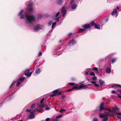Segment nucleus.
<instances>
[{
  "mask_svg": "<svg viewBox=\"0 0 121 121\" xmlns=\"http://www.w3.org/2000/svg\"><path fill=\"white\" fill-rule=\"evenodd\" d=\"M93 121H98V118H95L93 119Z\"/></svg>",
  "mask_w": 121,
  "mask_h": 121,
  "instance_id": "46",
  "label": "nucleus"
},
{
  "mask_svg": "<svg viewBox=\"0 0 121 121\" xmlns=\"http://www.w3.org/2000/svg\"><path fill=\"white\" fill-rule=\"evenodd\" d=\"M65 9V6H63L62 8L61 11L62 13V15L63 17L65 16L66 13V10Z\"/></svg>",
  "mask_w": 121,
  "mask_h": 121,
  "instance_id": "5",
  "label": "nucleus"
},
{
  "mask_svg": "<svg viewBox=\"0 0 121 121\" xmlns=\"http://www.w3.org/2000/svg\"><path fill=\"white\" fill-rule=\"evenodd\" d=\"M21 84V83L20 82L17 81L16 85V86L17 87L18 86Z\"/></svg>",
  "mask_w": 121,
  "mask_h": 121,
  "instance_id": "25",
  "label": "nucleus"
},
{
  "mask_svg": "<svg viewBox=\"0 0 121 121\" xmlns=\"http://www.w3.org/2000/svg\"><path fill=\"white\" fill-rule=\"evenodd\" d=\"M93 69L96 71H98V68L96 67H94L93 68Z\"/></svg>",
  "mask_w": 121,
  "mask_h": 121,
  "instance_id": "45",
  "label": "nucleus"
},
{
  "mask_svg": "<svg viewBox=\"0 0 121 121\" xmlns=\"http://www.w3.org/2000/svg\"><path fill=\"white\" fill-rule=\"evenodd\" d=\"M94 85L96 87H98L99 86V85L98 84H96V83Z\"/></svg>",
  "mask_w": 121,
  "mask_h": 121,
  "instance_id": "56",
  "label": "nucleus"
},
{
  "mask_svg": "<svg viewBox=\"0 0 121 121\" xmlns=\"http://www.w3.org/2000/svg\"><path fill=\"white\" fill-rule=\"evenodd\" d=\"M61 94V92H59L58 93H54L51 95H50V97H53L55 96L59 95Z\"/></svg>",
  "mask_w": 121,
  "mask_h": 121,
  "instance_id": "8",
  "label": "nucleus"
},
{
  "mask_svg": "<svg viewBox=\"0 0 121 121\" xmlns=\"http://www.w3.org/2000/svg\"><path fill=\"white\" fill-rule=\"evenodd\" d=\"M77 5L76 4H73L71 8L72 9H74L76 7Z\"/></svg>",
  "mask_w": 121,
  "mask_h": 121,
  "instance_id": "23",
  "label": "nucleus"
},
{
  "mask_svg": "<svg viewBox=\"0 0 121 121\" xmlns=\"http://www.w3.org/2000/svg\"><path fill=\"white\" fill-rule=\"evenodd\" d=\"M25 78H21L18 79L20 81H22L25 80Z\"/></svg>",
  "mask_w": 121,
  "mask_h": 121,
  "instance_id": "27",
  "label": "nucleus"
},
{
  "mask_svg": "<svg viewBox=\"0 0 121 121\" xmlns=\"http://www.w3.org/2000/svg\"><path fill=\"white\" fill-rule=\"evenodd\" d=\"M59 92H58V91L57 90H56L53 91V93H58Z\"/></svg>",
  "mask_w": 121,
  "mask_h": 121,
  "instance_id": "38",
  "label": "nucleus"
},
{
  "mask_svg": "<svg viewBox=\"0 0 121 121\" xmlns=\"http://www.w3.org/2000/svg\"><path fill=\"white\" fill-rule=\"evenodd\" d=\"M65 95H63L61 96V99H63V100L64 98H65Z\"/></svg>",
  "mask_w": 121,
  "mask_h": 121,
  "instance_id": "57",
  "label": "nucleus"
},
{
  "mask_svg": "<svg viewBox=\"0 0 121 121\" xmlns=\"http://www.w3.org/2000/svg\"><path fill=\"white\" fill-rule=\"evenodd\" d=\"M115 114L117 115H118L121 116V113L119 112H116L115 113Z\"/></svg>",
  "mask_w": 121,
  "mask_h": 121,
  "instance_id": "51",
  "label": "nucleus"
},
{
  "mask_svg": "<svg viewBox=\"0 0 121 121\" xmlns=\"http://www.w3.org/2000/svg\"><path fill=\"white\" fill-rule=\"evenodd\" d=\"M56 20L57 22H59V18H57L56 19Z\"/></svg>",
  "mask_w": 121,
  "mask_h": 121,
  "instance_id": "62",
  "label": "nucleus"
},
{
  "mask_svg": "<svg viewBox=\"0 0 121 121\" xmlns=\"http://www.w3.org/2000/svg\"><path fill=\"white\" fill-rule=\"evenodd\" d=\"M23 12V10H21L20 11V12L19 15H22V13Z\"/></svg>",
  "mask_w": 121,
  "mask_h": 121,
  "instance_id": "39",
  "label": "nucleus"
},
{
  "mask_svg": "<svg viewBox=\"0 0 121 121\" xmlns=\"http://www.w3.org/2000/svg\"><path fill=\"white\" fill-rule=\"evenodd\" d=\"M20 18L21 19H23L24 18V15H20Z\"/></svg>",
  "mask_w": 121,
  "mask_h": 121,
  "instance_id": "43",
  "label": "nucleus"
},
{
  "mask_svg": "<svg viewBox=\"0 0 121 121\" xmlns=\"http://www.w3.org/2000/svg\"><path fill=\"white\" fill-rule=\"evenodd\" d=\"M99 116L101 118H103L105 117L104 113L100 114Z\"/></svg>",
  "mask_w": 121,
  "mask_h": 121,
  "instance_id": "20",
  "label": "nucleus"
},
{
  "mask_svg": "<svg viewBox=\"0 0 121 121\" xmlns=\"http://www.w3.org/2000/svg\"><path fill=\"white\" fill-rule=\"evenodd\" d=\"M114 108H115V110L116 111L117 110L119 109V108L117 107H115Z\"/></svg>",
  "mask_w": 121,
  "mask_h": 121,
  "instance_id": "61",
  "label": "nucleus"
},
{
  "mask_svg": "<svg viewBox=\"0 0 121 121\" xmlns=\"http://www.w3.org/2000/svg\"><path fill=\"white\" fill-rule=\"evenodd\" d=\"M32 72H32L28 73H25L24 74L25 75L27 76V77H28L31 76Z\"/></svg>",
  "mask_w": 121,
  "mask_h": 121,
  "instance_id": "13",
  "label": "nucleus"
},
{
  "mask_svg": "<svg viewBox=\"0 0 121 121\" xmlns=\"http://www.w3.org/2000/svg\"><path fill=\"white\" fill-rule=\"evenodd\" d=\"M91 83L93 84H95L96 83L94 81H91Z\"/></svg>",
  "mask_w": 121,
  "mask_h": 121,
  "instance_id": "63",
  "label": "nucleus"
},
{
  "mask_svg": "<svg viewBox=\"0 0 121 121\" xmlns=\"http://www.w3.org/2000/svg\"><path fill=\"white\" fill-rule=\"evenodd\" d=\"M42 53L41 52H39V53L38 55V56H41L42 55Z\"/></svg>",
  "mask_w": 121,
  "mask_h": 121,
  "instance_id": "49",
  "label": "nucleus"
},
{
  "mask_svg": "<svg viewBox=\"0 0 121 121\" xmlns=\"http://www.w3.org/2000/svg\"><path fill=\"white\" fill-rule=\"evenodd\" d=\"M82 27L84 28L85 29V30L86 29H87L90 28L91 26L90 24H85L82 26Z\"/></svg>",
  "mask_w": 121,
  "mask_h": 121,
  "instance_id": "3",
  "label": "nucleus"
},
{
  "mask_svg": "<svg viewBox=\"0 0 121 121\" xmlns=\"http://www.w3.org/2000/svg\"><path fill=\"white\" fill-rule=\"evenodd\" d=\"M118 97L121 99V96L119 95V94H118L117 95Z\"/></svg>",
  "mask_w": 121,
  "mask_h": 121,
  "instance_id": "60",
  "label": "nucleus"
},
{
  "mask_svg": "<svg viewBox=\"0 0 121 121\" xmlns=\"http://www.w3.org/2000/svg\"><path fill=\"white\" fill-rule=\"evenodd\" d=\"M52 21H50L48 23V25L49 26H50L52 23Z\"/></svg>",
  "mask_w": 121,
  "mask_h": 121,
  "instance_id": "44",
  "label": "nucleus"
},
{
  "mask_svg": "<svg viewBox=\"0 0 121 121\" xmlns=\"http://www.w3.org/2000/svg\"><path fill=\"white\" fill-rule=\"evenodd\" d=\"M42 110H43V109H42L40 108H39V109H38L37 108V111H38L39 112H42Z\"/></svg>",
  "mask_w": 121,
  "mask_h": 121,
  "instance_id": "35",
  "label": "nucleus"
},
{
  "mask_svg": "<svg viewBox=\"0 0 121 121\" xmlns=\"http://www.w3.org/2000/svg\"><path fill=\"white\" fill-rule=\"evenodd\" d=\"M99 108H97V110L99 111H101L102 110H104V103L103 102L99 106Z\"/></svg>",
  "mask_w": 121,
  "mask_h": 121,
  "instance_id": "4",
  "label": "nucleus"
},
{
  "mask_svg": "<svg viewBox=\"0 0 121 121\" xmlns=\"http://www.w3.org/2000/svg\"><path fill=\"white\" fill-rule=\"evenodd\" d=\"M96 23H95L94 22V21H92L90 23V25L91 26H95V24H96Z\"/></svg>",
  "mask_w": 121,
  "mask_h": 121,
  "instance_id": "18",
  "label": "nucleus"
},
{
  "mask_svg": "<svg viewBox=\"0 0 121 121\" xmlns=\"http://www.w3.org/2000/svg\"><path fill=\"white\" fill-rule=\"evenodd\" d=\"M34 113L30 112V114L29 115V118L30 119H32L34 118Z\"/></svg>",
  "mask_w": 121,
  "mask_h": 121,
  "instance_id": "10",
  "label": "nucleus"
},
{
  "mask_svg": "<svg viewBox=\"0 0 121 121\" xmlns=\"http://www.w3.org/2000/svg\"><path fill=\"white\" fill-rule=\"evenodd\" d=\"M25 15L29 23H30L32 22H33L35 20V18L33 16L28 15L26 13H25Z\"/></svg>",
  "mask_w": 121,
  "mask_h": 121,
  "instance_id": "1",
  "label": "nucleus"
},
{
  "mask_svg": "<svg viewBox=\"0 0 121 121\" xmlns=\"http://www.w3.org/2000/svg\"><path fill=\"white\" fill-rule=\"evenodd\" d=\"M58 121V119H56V118L53 121Z\"/></svg>",
  "mask_w": 121,
  "mask_h": 121,
  "instance_id": "64",
  "label": "nucleus"
},
{
  "mask_svg": "<svg viewBox=\"0 0 121 121\" xmlns=\"http://www.w3.org/2000/svg\"><path fill=\"white\" fill-rule=\"evenodd\" d=\"M111 87H116L117 88L119 87L121 88V85L117 84H112Z\"/></svg>",
  "mask_w": 121,
  "mask_h": 121,
  "instance_id": "7",
  "label": "nucleus"
},
{
  "mask_svg": "<svg viewBox=\"0 0 121 121\" xmlns=\"http://www.w3.org/2000/svg\"><path fill=\"white\" fill-rule=\"evenodd\" d=\"M88 88L87 86L83 84H81L80 85H77L74 86L72 88V89H76L79 90L81 88L86 89Z\"/></svg>",
  "mask_w": 121,
  "mask_h": 121,
  "instance_id": "2",
  "label": "nucleus"
},
{
  "mask_svg": "<svg viewBox=\"0 0 121 121\" xmlns=\"http://www.w3.org/2000/svg\"><path fill=\"white\" fill-rule=\"evenodd\" d=\"M85 31V29H82L81 28H80L78 30V32H80L82 31L83 32V31Z\"/></svg>",
  "mask_w": 121,
  "mask_h": 121,
  "instance_id": "26",
  "label": "nucleus"
},
{
  "mask_svg": "<svg viewBox=\"0 0 121 121\" xmlns=\"http://www.w3.org/2000/svg\"><path fill=\"white\" fill-rule=\"evenodd\" d=\"M37 108H35V110H33L32 111V112H31V113H34V112H35L37 111Z\"/></svg>",
  "mask_w": 121,
  "mask_h": 121,
  "instance_id": "36",
  "label": "nucleus"
},
{
  "mask_svg": "<svg viewBox=\"0 0 121 121\" xmlns=\"http://www.w3.org/2000/svg\"><path fill=\"white\" fill-rule=\"evenodd\" d=\"M42 26L40 24H38L35 26L34 30L36 31L42 29Z\"/></svg>",
  "mask_w": 121,
  "mask_h": 121,
  "instance_id": "6",
  "label": "nucleus"
},
{
  "mask_svg": "<svg viewBox=\"0 0 121 121\" xmlns=\"http://www.w3.org/2000/svg\"><path fill=\"white\" fill-rule=\"evenodd\" d=\"M90 74L91 76H94L95 75V73L93 72H92L90 73Z\"/></svg>",
  "mask_w": 121,
  "mask_h": 121,
  "instance_id": "40",
  "label": "nucleus"
},
{
  "mask_svg": "<svg viewBox=\"0 0 121 121\" xmlns=\"http://www.w3.org/2000/svg\"><path fill=\"white\" fill-rule=\"evenodd\" d=\"M99 81L100 84L101 85H103L104 83V82L101 79L99 80Z\"/></svg>",
  "mask_w": 121,
  "mask_h": 121,
  "instance_id": "17",
  "label": "nucleus"
},
{
  "mask_svg": "<svg viewBox=\"0 0 121 121\" xmlns=\"http://www.w3.org/2000/svg\"><path fill=\"white\" fill-rule=\"evenodd\" d=\"M72 35V33H69L68 35V36H70L71 35Z\"/></svg>",
  "mask_w": 121,
  "mask_h": 121,
  "instance_id": "59",
  "label": "nucleus"
},
{
  "mask_svg": "<svg viewBox=\"0 0 121 121\" xmlns=\"http://www.w3.org/2000/svg\"><path fill=\"white\" fill-rule=\"evenodd\" d=\"M38 107L39 108H42L44 107L43 105L42 104L39 105Z\"/></svg>",
  "mask_w": 121,
  "mask_h": 121,
  "instance_id": "41",
  "label": "nucleus"
},
{
  "mask_svg": "<svg viewBox=\"0 0 121 121\" xmlns=\"http://www.w3.org/2000/svg\"><path fill=\"white\" fill-rule=\"evenodd\" d=\"M44 99L43 98L41 100L40 102V104H42V103L43 101L44 100Z\"/></svg>",
  "mask_w": 121,
  "mask_h": 121,
  "instance_id": "50",
  "label": "nucleus"
},
{
  "mask_svg": "<svg viewBox=\"0 0 121 121\" xmlns=\"http://www.w3.org/2000/svg\"><path fill=\"white\" fill-rule=\"evenodd\" d=\"M117 59L116 58H113L111 59V62L112 63H113L116 60H117Z\"/></svg>",
  "mask_w": 121,
  "mask_h": 121,
  "instance_id": "21",
  "label": "nucleus"
},
{
  "mask_svg": "<svg viewBox=\"0 0 121 121\" xmlns=\"http://www.w3.org/2000/svg\"><path fill=\"white\" fill-rule=\"evenodd\" d=\"M29 69H28L27 70H26L25 71H24V73H29Z\"/></svg>",
  "mask_w": 121,
  "mask_h": 121,
  "instance_id": "37",
  "label": "nucleus"
},
{
  "mask_svg": "<svg viewBox=\"0 0 121 121\" xmlns=\"http://www.w3.org/2000/svg\"><path fill=\"white\" fill-rule=\"evenodd\" d=\"M104 110L105 111L106 110H108L110 112V111H111V110L110 109L106 107L104 108Z\"/></svg>",
  "mask_w": 121,
  "mask_h": 121,
  "instance_id": "29",
  "label": "nucleus"
},
{
  "mask_svg": "<svg viewBox=\"0 0 121 121\" xmlns=\"http://www.w3.org/2000/svg\"><path fill=\"white\" fill-rule=\"evenodd\" d=\"M50 120L49 118H47L45 120V121H49Z\"/></svg>",
  "mask_w": 121,
  "mask_h": 121,
  "instance_id": "58",
  "label": "nucleus"
},
{
  "mask_svg": "<svg viewBox=\"0 0 121 121\" xmlns=\"http://www.w3.org/2000/svg\"><path fill=\"white\" fill-rule=\"evenodd\" d=\"M108 117H104V119H103V121H107Z\"/></svg>",
  "mask_w": 121,
  "mask_h": 121,
  "instance_id": "32",
  "label": "nucleus"
},
{
  "mask_svg": "<svg viewBox=\"0 0 121 121\" xmlns=\"http://www.w3.org/2000/svg\"><path fill=\"white\" fill-rule=\"evenodd\" d=\"M35 104H32L31 106V108H35Z\"/></svg>",
  "mask_w": 121,
  "mask_h": 121,
  "instance_id": "33",
  "label": "nucleus"
},
{
  "mask_svg": "<svg viewBox=\"0 0 121 121\" xmlns=\"http://www.w3.org/2000/svg\"><path fill=\"white\" fill-rule=\"evenodd\" d=\"M31 110L29 109H27L26 110V111L27 112H29L31 111Z\"/></svg>",
  "mask_w": 121,
  "mask_h": 121,
  "instance_id": "52",
  "label": "nucleus"
},
{
  "mask_svg": "<svg viewBox=\"0 0 121 121\" xmlns=\"http://www.w3.org/2000/svg\"><path fill=\"white\" fill-rule=\"evenodd\" d=\"M76 43L75 40L74 39H72L69 42V44L72 45H73Z\"/></svg>",
  "mask_w": 121,
  "mask_h": 121,
  "instance_id": "9",
  "label": "nucleus"
},
{
  "mask_svg": "<svg viewBox=\"0 0 121 121\" xmlns=\"http://www.w3.org/2000/svg\"><path fill=\"white\" fill-rule=\"evenodd\" d=\"M104 114L105 117H108L109 116L111 115L110 113H108V112H104Z\"/></svg>",
  "mask_w": 121,
  "mask_h": 121,
  "instance_id": "14",
  "label": "nucleus"
},
{
  "mask_svg": "<svg viewBox=\"0 0 121 121\" xmlns=\"http://www.w3.org/2000/svg\"><path fill=\"white\" fill-rule=\"evenodd\" d=\"M111 111H110V112H112L113 113H115L116 112V110L114 108H113L112 110H111Z\"/></svg>",
  "mask_w": 121,
  "mask_h": 121,
  "instance_id": "28",
  "label": "nucleus"
},
{
  "mask_svg": "<svg viewBox=\"0 0 121 121\" xmlns=\"http://www.w3.org/2000/svg\"><path fill=\"white\" fill-rule=\"evenodd\" d=\"M27 9L28 11L30 12L32 11L33 10V8L31 5H28Z\"/></svg>",
  "mask_w": 121,
  "mask_h": 121,
  "instance_id": "11",
  "label": "nucleus"
},
{
  "mask_svg": "<svg viewBox=\"0 0 121 121\" xmlns=\"http://www.w3.org/2000/svg\"><path fill=\"white\" fill-rule=\"evenodd\" d=\"M117 9H115V10H113L111 13V15H113L114 14V13H115L116 14H117Z\"/></svg>",
  "mask_w": 121,
  "mask_h": 121,
  "instance_id": "19",
  "label": "nucleus"
},
{
  "mask_svg": "<svg viewBox=\"0 0 121 121\" xmlns=\"http://www.w3.org/2000/svg\"><path fill=\"white\" fill-rule=\"evenodd\" d=\"M95 28H96L98 29H100V26L99 25L97 24L96 23V24H95Z\"/></svg>",
  "mask_w": 121,
  "mask_h": 121,
  "instance_id": "15",
  "label": "nucleus"
},
{
  "mask_svg": "<svg viewBox=\"0 0 121 121\" xmlns=\"http://www.w3.org/2000/svg\"><path fill=\"white\" fill-rule=\"evenodd\" d=\"M16 82V81H14L12 83V84L10 86V88H11L13 86V85L14 86V84H15V83Z\"/></svg>",
  "mask_w": 121,
  "mask_h": 121,
  "instance_id": "30",
  "label": "nucleus"
},
{
  "mask_svg": "<svg viewBox=\"0 0 121 121\" xmlns=\"http://www.w3.org/2000/svg\"><path fill=\"white\" fill-rule=\"evenodd\" d=\"M59 12H57V13H56V17H57L58 16V15H59Z\"/></svg>",
  "mask_w": 121,
  "mask_h": 121,
  "instance_id": "54",
  "label": "nucleus"
},
{
  "mask_svg": "<svg viewBox=\"0 0 121 121\" xmlns=\"http://www.w3.org/2000/svg\"><path fill=\"white\" fill-rule=\"evenodd\" d=\"M111 70L110 68H107L106 70V72L107 73H111Z\"/></svg>",
  "mask_w": 121,
  "mask_h": 121,
  "instance_id": "16",
  "label": "nucleus"
},
{
  "mask_svg": "<svg viewBox=\"0 0 121 121\" xmlns=\"http://www.w3.org/2000/svg\"><path fill=\"white\" fill-rule=\"evenodd\" d=\"M40 72V70L39 68L37 69L35 71L36 73H39Z\"/></svg>",
  "mask_w": 121,
  "mask_h": 121,
  "instance_id": "22",
  "label": "nucleus"
},
{
  "mask_svg": "<svg viewBox=\"0 0 121 121\" xmlns=\"http://www.w3.org/2000/svg\"><path fill=\"white\" fill-rule=\"evenodd\" d=\"M111 93L113 94H115L116 93V91L115 90H113L112 91Z\"/></svg>",
  "mask_w": 121,
  "mask_h": 121,
  "instance_id": "55",
  "label": "nucleus"
},
{
  "mask_svg": "<svg viewBox=\"0 0 121 121\" xmlns=\"http://www.w3.org/2000/svg\"><path fill=\"white\" fill-rule=\"evenodd\" d=\"M63 1V0H57V1L56 2L57 4L59 5H61Z\"/></svg>",
  "mask_w": 121,
  "mask_h": 121,
  "instance_id": "12",
  "label": "nucleus"
},
{
  "mask_svg": "<svg viewBox=\"0 0 121 121\" xmlns=\"http://www.w3.org/2000/svg\"><path fill=\"white\" fill-rule=\"evenodd\" d=\"M56 22H53L52 24V28H53L54 26L56 25Z\"/></svg>",
  "mask_w": 121,
  "mask_h": 121,
  "instance_id": "34",
  "label": "nucleus"
},
{
  "mask_svg": "<svg viewBox=\"0 0 121 121\" xmlns=\"http://www.w3.org/2000/svg\"><path fill=\"white\" fill-rule=\"evenodd\" d=\"M73 90V89H72H72H69L67 90V91H68L69 92H70V91H72Z\"/></svg>",
  "mask_w": 121,
  "mask_h": 121,
  "instance_id": "53",
  "label": "nucleus"
},
{
  "mask_svg": "<svg viewBox=\"0 0 121 121\" xmlns=\"http://www.w3.org/2000/svg\"><path fill=\"white\" fill-rule=\"evenodd\" d=\"M50 109V108L48 106H47L45 110H49Z\"/></svg>",
  "mask_w": 121,
  "mask_h": 121,
  "instance_id": "47",
  "label": "nucleus"
},
{
  "mask_svg": "<svg viewBox=\"0 0 121 121\" xmlns=\"http://www.w3.org/2000/svg\"><path fill=\"white\" fill-rule=\"evenodd\" d=\"M63 115H60L56 117V119H57L61 117Z\"/></svg>",
  "mask_w": 121,
  "mask_h": 121,
  "instance_id": "42",
  "label": "nucleus"
},
{
  "mask_svg": "<svg viewBox=\"0 0 121 121\" xmlns=\"http://www.w3.org/2000/svg\"><path fill=\"white\" fill-rule=\"evenodd\" d=\"M97 77L95 76H94L92 78V79L93 80H95L97 79Z\"/></svg>",
  "mask_w": 121,
  "mask_h": 121,
  "instance_id": "48",
  "label": "nucleus"
},
{
  "mask_svg": "<svg viewBox=\"0 0 121 121\" xmlns=\"http://www.w3.org/2000/svg\"><path fill=\"white\" fill-rule=\"evenodd\" d=\"M69 85L71 86H73L75 85V83H74L73 82H70L69 83Z\"/></svg>",
  "mask_w": 121,
  "mask_h": 121,
  "instance_id": "31",
  "label": "nucleus"
},
{
  "mask_svg": "<svg viewBox=\"0 0 121 121\" xmlns=\"http://www.w3.org/2000/svg\"><path fill=\"white\" fill-rule=\"evenodd\" d=\"M66 111V110L65 109H60V111L59 112L60 113H62L64 112H65Z\"/></svg>",
  "mask_w": 121,
  "mask_h": 121,
  "instance_id": "24",
  "label": "nucleus"
}]
</instances>
